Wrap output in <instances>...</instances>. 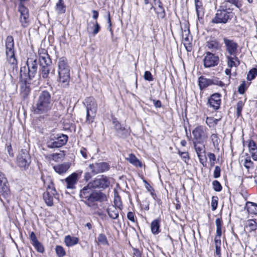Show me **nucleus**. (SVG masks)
Segmentation results:
<instances>
[{
    "mask_svg": "<svg viewBox=\"0 0 257 257\" xmlns=\"http://www.w3.org/2000/svg\"><path fill=\"white\" fill-rule=\"evenodd\" d=\"M53 105L50 93L48 91H43L39 94L33 106V112L36 114L47 116Z\"/></svg>",
    "mask_w": 257,
    "mask_h": 257,
    "instance_id": "nucleus-1",
    "label": "nucleus"
},
{
    "mask_svg": "<svg viewBox=\"0 0 257 257\" xmlns=\"http://www.w3.org/2000/svg\"><path fill=\"white\" fill-rule=\"evenodd\" d=\"M58 65L59 81L64 86H68L70 80V67L67 58L64 57L59 58Z\"/></svg>",
    "mask_w": 257,
    "mask_h": 257,
    "instance_id": "nucleus-2",
    "label": "nucleus"
},
{
    "mask_svg": "<svg viewBox=\"0 0 257 257\" xmlns=\"http://www.w3.org/2000/svg\"><path fill=\"white\" fill-rule=\"evenodd\" d=\"M83 104L86 109V118L85 122L90 124L94 121L97 110V103L93 97H88L85 99Z\"/></svg>",
    "mask_w": 257,
    "mask_h": 257,
    "instance_id": "nucleus-3",
    "label": "nucleus"
},
{
    "mask_svg": "<svg viewBox=\"0 0 257 257\" xmlns=\"http://www.w3.org/2000/svg\"><path fill=\"white\" fill-rule=\"evenodd\" d=\"M6 54L7 61L10 64L13 68L17 66V60L15 56L14 41L12 36H8L5 41Z\"/></svg>",
    "mask_w": 257,
    "mask_h": 257,
    "instance_id": "nucleus-4",
    "label": "nucleus"
},
{
    "mask_svg": "<svg viewBox=\"0 0 257 257\" xmlns=\"http://www.w3.org/2000/svg\"><path fill=\"white\" fill-rule=\"evenodd\" d=\"M105 199L106 195L104 193L101 192L95 191L82 201L89 207L93 210H96L98 208L97 202L98 201L102 202L104 201Z\"/></svg>",
    "mask_w": 257,
    "mask_h": 257,
    "instance_id": "nucleus-5",
    "label": "nucleus"
},
{
    "mask_svg": "<svg viewBox=\"0 0 257 257\" xmlns=\"http://www.w3.org/2000/svg\"><path fill=\"white\" fill-rule=\"evenodd\" d=\"M234 16L232 11H225L218 9L216 11L215 17L212 19L213 24H226Z\"/></svg>",
    "mask_w": 257,
    "mask_h": 257,
    "instance_id": "nucleus-6",
    "label": "nucleus"
},
{
    "mask_svg": "<svg viewBox=\"0 0 257 257\" xmlns=\"http://www.w3.org/2000/svg\"><path fill=\"white\" fill-rule=\"evenodd\" d=\"M68 138V136L64 134L51 136L47 143V147L51 149L61 147L66 144Z\"/></svg>",
    "mask_w": 257,
    "mask_h": 257,
    "instance_id": "nucleus-7",
    "label": "nucleus"
},
{
    "mask_svg": "<svg viewBox=\"0 0 257 257\" xmlns=\"http://www.w3.org/2000/svg\"><path fill=\"white\" fill-rule=\"evenodd\" d=\"M26 64L28 68L27 77L29 80H32L38 72V62L36 56L32 55L29 57Z\"/></svg>",
    "mask_w": 257,
    "mask_h": 257,
    "instance_id": "nucleus-8",
    "label": "nucleus"
},
{
    "mask_svg": "<svg viewBox=\"0 0 257 257\" xmlns=\"http://www.w3.org/2000/svg\"><path fill=\"white\" fill-rule=\"evenodd\" d=\"M31 162V157L26 150H22L17 157V164L22 170L28 169Z\"/></svg>",
    "mask_w": 257,
    "mask_h": 257,
    "instance_id": "nucleus-9",
    "label": "nucleus"
},
{
    "mask_svg": "<svg viewBox=\"0 0 257 257\" xmlns=\"http://www.w3.org/2000/svg\"><path fill=\"white\" fill-rule=\"evenodd\" d=\"M90 182V186L93 189H105L110 184L109 178L104 175L97 176L92 181Z\"/></svg>",
    "mask_w": 257,
    "mask_h": 257,
    "instance_id": "nucleus-10",
    "label": "nucleus"
},
{
    "mask_svg": "<svg viewBox=\"0 0 257 257\" xmlns=\"http://www.w3.org/2000/svg\"><path fill=\"white\" fill-rule=\"evenodd\" d=\"M82 173V171L74 172L62 181L65 183L67 189H74L76 188L79 179Z\"/></svg>",
    "mask_w": 257,
    "mask_h": 257,
    "instance_id": "nucleus-11",
    "label": "nucleus"
},
{
    "mask_svg": "<svg viewBox=\"0 0 257 257\" xmlns=\"http://www.w3.org/2000/svg\"><path fill=\"white\" fill-rule=\"evenodd\" d=\"M219 58L218 56L207 52L203 59V65L205 68H210L217 66L219 63Z\"/></svg>",
    "mask_w": 257,
    "mask_h": 257,
    "instance_id": "nucleus-12",
    "label": "nucleus"
},
{
    "mask_svg": "<svg viewBox=\"0 0 257 257\" xmlns=\"http://www.w3.org/2000/svg\"><path fill=\"white\" fill-rule=\"evenodd\" d=\"M56 193V190L52 182L50 181L47 188V191L43 194V199L48 206H52L53 205V197Z\"/></svg>",
    "mask_w": 257,
    "mask_h": 257,
    "instance_id": "nucleus-13",
    "label": "nucleus"
},
{
    "mask_svg": "<svg viewBox=\"0 0 257 257\" xmlns=\"http://www.w3.org/2000/svg\"><path fill=\"white\" fill-rule=\"evenodd\" d=\"M223 41L225 47L226 51L232 56L236 55L237 52L238 45L233 40L229 39L227 37H224Z\"/></svg>",
    "mask_w": 257,
    "mask_h": 257,
    "instance_id": "nucleus-14",
    "label": "nucleus"
},
{
    "mask_svg": "<svg viewBox=\"0 0 257 257\" xmlns=\"http://www.w3.org/2000/svg\"><path fill=\"white\" fill-rule=\"evenodd\" d=\"M89 168L91 173L96 175L108 171L109 169V165L106 162H96L89 164Z\"/></svg>",
    "mask_w": 257,
    "mask_h": 257,
    "instance_id": "nucleus-15",
    "label": "nucleus"
},
{
    "mask_svg": "<svg viewBox=\"0 0 257 257\" xmlns=\"http://www.w3.org/2000/svg\"><path fill=\"white\" fill-rule=\"evenodd\" d=\"M193 144L197 156L199 159V162L204 166L207 160L205 145L203 143H197L196 142H193Z\"/></svg>",
    "mask_w": 257,
    "mask_h": 257,
    "instance_id": "nucleus-16",
    "label": "nucleus"
},
{
    "mask_svg": "<svg viewBox=\"0 0 257 257\" xmlns=\"http://www.w3.org/2000/svg\"><path fill=\"white\" fill-rule=\"evenodd\" d=\"M22 68H21L20 74L22 80L20 82V94L24 99L28 98L31 92L30 82L27 80V78L22 79Z\"/></svg>",
    "mask_w": 257,
    "mask_h": 257,
    "instance_id": "nucleus-17",
    "label": "nucleus"
},
{
    "mask_svg": "<svg viewBox=\"0 0 257 257\" xmlns=\"http://www.w3.org/2000/svg\"><path fill=\"white\" fill-rule=\"evenodd\" d=\"M7 180L4 174L0 171V195L7 198L10 195V189L7 185Z\"/></svg>",
    "mask_w": 257,
    "mask_h": 257,
    "instance_id": "nucleus-18",
    "label": "nucleus"
},
{
    "mask_svg": "<svg viewBox=\"0 0 257 257\" xmlns=\"http://www.w3.org/2000/svg\"><path fill=\"white\" fill-rule=\"evenodd\" d=\"M19 11L21 13L20 21L22 27L23 28L28 27L30 25L28 9L25 6H21L19 8Z\"/></svg>",
    "mask_w": 257,
    "mask_h": 257,
    "instance_id": "nucleus-19",
    "label": "nucleus"
},
{
    "mask_svg": "<svg viewBox=\"0 0 257 257\" xmlns=\"http://www.w3.org/2000/svg\"><path fill=\"white\" fill-rule=\"evenodd\" d=\"M194 137V141L197 143H203V140L206 138L205 133V128L203 126L196 127L192 132Z\"/></svg>",
    "mask_w": 257,
    "mask_h": 257,
    "instance_id": "nucleus-20",
    "label": "nucleus"
},
{
    "mask_svg": "<svg viewBox=\"0 0 257 257\" xmlns=\"http://www.w3.org/2000/svg\"><path fill=\"white\" fill-rule=\"evenodd\" d=\"M40 66H51L52 63L50 56L45 49H42L39 51Z\"/></svg>",
    "mask_w": 257,
    "mask_h": 257,
    "instance_id": "nucleus-21",
    "label": "nucleus"
},
{
    "mask_svg": "<svg viewBox=\"0 0 257 257\" xmlns=\"http://www.w3.org/2000/svg\"><path fill=\"white\" fill-rule=\"evenodd\" d=\"M220 96L221 95L219 93L212 94L208 101L209 106L212 107L214 110L218 109L220 107L221 102Z\"/></svg>",
    "mask_w": 257,
    "mask_h": 257,
    "instance_id": "nucleus-22",
    "label": "nucleus"
},
{
    "mask_svg": "<svg viewBox=\"0 0 257 257\" xmlns=\"http://www.w3.org/2000/svg\"><path fill=\"white\" fill-rule=\"evenodd\" d=\"M100 30V26L97 22L91 21L87 23V30L89 34L93 36L97 35Z\"/></svg>",
    "mask_w": 257,
    "mask_h": 257,
    "instance_id": "nucleus-23",
    "label": "nucleus"
},
{
    "mask_svg": "<svg viewBox=\"0 0 257 257\" xmlns=\"http://www.w3.org/2000/svg\"><path fill=\"white\" fill-rule=\"evenodd\" d=\"M90 182H89L87 185L84 186L80 191V197L81 198L82 201L86 199L88 196L91 195L92 193L95 191H92V186H90Z\"/></svg>",
    "mask_w": 257,
    "mask_h": 257,
    "instance_id": "nucleus-24",
    "label": "nucleus"
},
{
    "mask_svg": "<svg viewBox=\"0 0 257 257\" xmlns=\"http://www.w3.org/2000/svg\"><path fill=\"white\" fill-rule=\"evenodd\" d=\"M161 221V218H158L151 222V229L153 234H158L160 232L161 230L160 228Z\"/></svg>",
    "mask_w": 257,
    "mask_h": 257,
    "instance_id": "nucleus-25",
    "label": "nucleus"
},
{
    "mask_svg": "<svg viewBox=\"0 0 257 257\" xmlns=\"http://www.w3.org/2000/svg\"><path fill=\"white\" fill-rule=\"evenodd\" d=\"M69 168L70 165L69 163L58 164L53 167L55 171L59 174L66 173Z\"/></svg>",
    "mask_w": 257,
    "mask_h": 257,
    "instance_id": "nucleus-26",
    "label": "nucleus"
},
{
    "mask_svg": "<svg viewBox=\"0 0 257 257\" xmlns=\"http://www.w3.org/2000/svg\"><path fill=\"white\" fill-rule=\"evenodd\" d=\"M106 211L110 218L113 219H115L118 217V209L115 206H109L107 208Z\"/></svg>",
    "mask_w": 257,
    "mask_h": 257,
    "instance_id": "nucleus-27",
    "label": "nucleus"
},
{
    "mask_svg": "<svg viewBox=\"0 0 257 257\" xmlns=\"http://www.w3.org/2000/svg\"><path fill=\"white\" fill-rule=\"evenodd\" d=\"M64 242L67 246H72L77 244L79 242V238L77 237L66 235L64 238Z\"/></svg>",
    "mask_w": 257,
    "mask_h": 257,
    "instance_id": "nucleus-28",
    "label": "nucleus"
},
{
    "mask_svg": "<svg viewBox=\"0 0 257 257\" xmlns=\"http://www.w3.org/2000/svg\"><path fill=\"white\" fill-rule=\"evenodd\" d=\"M199 86L201 90H202L211 85V79L205 78L201 76L198 79Z\"/></svg>",
    "mask_w": 257,
    "mask_h": 257,
    "instance_id": "nucleus-29",
    "label": "nucleus"
},
{
    "mask_svg": "<svg viewBox=\"0 0 257 257\" xmlns=\"http://www.w3.org/2000/svg\"><path fill=\"white\" fill-rule=\"evenodd\" d=\"M126 160L136 167H142V163L141 161H140L133 154H129L128 157L126 158Z\"/></svg>",
    "mask_w": 257,
    "mask_h": 257,
    "instance_id": "nucleus-30",
    "label": "nucleus"
},
{
    "mask_svg": "<svg viewBox=\"0 0 257 257\" xmlns=\"http://www.w3.org/2000/svg\"><path fill=\"white\" fill-rule=\"evenodd\" d=\"M206 46L210 50H216L219 48V43L216 39L211 38L207 42Z\"/></svg>",
    "mask_w": 257,
    "mask_h": 257,
    "instance_id": "nucleus-31",
    "label": "nucleus"
},
{
    "mask_svg": "<svg viewBox=\"0 0 257 257\" xmlns=\"http://www.w3.org/2000/svg\"><path fill=\"white\" fill-rule=\"evenodd\" d=\"M227 65L229 67H237L239 64V60L238 58L236 57V55L233 57L228 56L227 57Z\"/></svg>",
    "mask_w": 257,
    "mask_h": 257,
    "instance_id": "nucleus-32",
    "label": "nucleus"
},
{
    "mask_svg": "<svg viewBox=\"0 0 257 257\" xmlns=\"http://www.w3.org/2000/svg\"><path fill=\"white\" fill-rule=\"evenodd\" d=\"M41 69L40 72L42 77L44 79H47L49 77V74H50L51 66H40Z\"/></svg>",
    "mask_w": 257,
    "mask_h": 257,
    "instance_id": "nucleus-33",
    "label": "nucleus"
},
{
    "mask_svg": "<svg viewBox=\"0 0 257 257\" xmlns=\"http://www.w3.org/2000/svg\"><path fill=\"white\" fill-rule=\"evenodd\" d=\"M116 135L121 138H126L130 135V131L128 128H125L124 126H122L118 131L116 132Z\"/></svg>",
    "mask_w": 257,
    "mask_h": 257,
    "instance_id": "nucleus-34",
    "label": "nucleus"
},
{
    "mask_svg": "<svg viewBox=\"0 0 257 257\" xmlns=\"http://www.w3.org/2000/svg\"><path fill=\"white\" fill-rule=\"evenodd\" d=\"M154 9L156 12L158 19H163L165 17L166 13L164 8H157L154 5H152L150 8V11Z\"/></svg>",
    "mask_w": 257,
    "mask_h": 257,
    "instance_id": "nucleus-35",
    "label": "nucleus"
},
{
    "mask_svg": "<svg viewBox=\"0 0 257 257\" xmlns=\"http://www.w3.org/2000/svg\"><path fill=\"white\" fill-rule=\"evenodd\" d=\"M55 9L58 14H62L65 13L66 7L63 0H59L58 2L56 5Z\"/></svg>",
    "mask_w": 257,
    "mask_h": 257,
    "instance_id": "nucleus-36",
    "label": "nucleus"
},
{
    "mask_svg": "<svg viewBox=\"0 0 257 257\" xmlns=\"http://www.w3.org/2000/svg\"><path fill=\"white\" fill-rule=\"evenodd\" d=\"M215 224L216 226V235L215 237H220L222 234L221 227L222 225V221L221 218H217L215 220Z\"/></svg>",
    "mask_w": 257,
    "mask_h": 257,
    "instance_id": "nucleus-37",
    "label": "nucleus"
},
{
    "mask_svg": "<svg viewBox=\"0 0 257 257\" xmlns=\"http://www.w3.org/2000/svg\"><path fill=\"white\" fill-rule=\"evenodd\" d=\"M196 12L198 19L202 12L203 6L202 0H194Z\"/></svg>",
    "mask_w": 257,
    "mask_h": 257,
    "instance_id": "nucleus-38",
    "label": "nucleus"
},
{
    "mask_svg": "<svg viewBox=\"0 0 257 257\" xmlns=\"http://www.w3.org/2000/svg\"><path fill=\"white\" fill-rule=\"evenodd\" d=\"M245 227L248 230L249 232H251L256 229L257 223L253 220H249L246 222Z\"/></svg>",
    "mask_w": 257,
    "mask_h": 257,
    "instance_id": "nucleus-39",
    "label": "nucleus"
},
{
    "mask_svg": "<svg viewBox=\"0 0 257 257\" xmlns=\"http://www.w3.org/2000/svg\"><path fill=\"white\" fill-rule=\"evenodd\" d=\"M220 120V118L217 119L212 117H207L206 118V122L210 127H213L217 124L218 122Z\"/></svg>",
    "mask_w": 257,
    "mask_h": 257,
    "instance_id": "nucleus-40",
    "label": "nucleus"
},
{
    "mask_svg": "<svg viewBox=\"0 0 257 257\" xmlns=\"http://www.w3.org/2000/svg\"><path fill=\"white\" fill-rule=\"evenodd\" d=\"M247 211L249 213L256 214H257V204L249 202L247 206Z\"/></svg>",
    "mask_w": 257,
    "mask_h": 257,
    "instance_id": "nucleus-41",
    "label": "nucleus"
},
{
    "mask_svg": "<svg viewBox=\"0 0 257 257\" xmlns=\"http://www.w3.org/2000/svg\"><path fill=\"white\" fill-rule=\"evenodd\" d=\"M98 242L102 245H107L108 242L106 235L103 233L99 234L97 237Z\"/></svg>",
    "mask_w": 257,
    "mask_h": 257,
    "instance_id": "nucleus-42",
    "label": "nucleus"
},
{
    "mask_svg": "<svg viewBox=\"0 0 257 257\" xmlns=\"http://www.w3.org/2000/svg\"><path fill=\"white\" fill-rule=\"evenodd\" d=\"M257 75V68H253L248 72L247 75V79L251 80L253 79Z\"/></svg>",
    "mask_w": 257,
    "mask_h": 257,
    "instance_id": "nucleus-43",
    "label": "nucleus"
},
{
    "mask_svg": "<svg viewBox=\"0 0 257 257\" xmlns=\"http://www.w3.org/2000/svg\"><path fill=\"white\" fill-rule=\"evenodd\" d=\"M55 251L58 257H63L66 253L64 248L60 245H57L56 246Z\"/></svg>",
    "mask_w": 257,
    "mask_h": 257,
    "instance_id": "nucleus-44",
    "label": "nucleus"
},
{
    "mask_svg": "<svg viewBox=\"0 0 257 257\" xmlns=\"http://www.w3.org/2000/svg\"><path fill=\"white\" fill-rule=\"evenodd\" d=\"M210 139L212 142L214 147H218L220 142V140L218 137V135L216 134H213L211 135Z\"/></svg>",
    "mask_w": 257,
    "mask_h": 257,
    "instance_id": "nucleus-45",
    "label": "nucleus"
},
{
    "mask_svg": "<svg viewBox=\"0 0 257 257\" xmlns=\"http://www.w3.org/2000/svg\"><path fill=\"white\" fill-rule=\"evenodd\" d=\"M37 251L40 253H43L45 251V249L42 244L39 241L33 244Z\"/></svg>",
    "mask_w": 257,
    "mask_h": 257,
    "instance_id": "nucleus-46",
    "label": "nucleus"
},
{
    "mask_svg": "<svg viewBox=\"0 0 257 257\" xmlns=\"http://www.w3.org/2000/svg\"><path fill=\"white\" fill-rule=\"evenodd\" d=\"M244 105L243 101L240 100L236 104V114L238 117L241 115V111Z\"/></svg>",
    "mask_w": 257,
    "mask_h": 257,
    "instance_id": "nucleus-47",
    "label": "nucleus"
},
{
    "mask_svg": "<svg viewBox=\"0 0 257 257\" xmlns=\"http://www.w3.org/2000/svg\"><path fill=\"white\" fill-rule=\"evenodd\" d=\"M228 2L225 0L223 3L221 4V5L219 6V9L220 10H223L225 11H232V9L230 8L229 6Z\"/></svg>",
    "mask_w": 257,
    "mask_h": 257,
    "instance_id": "nucleus-48",
    "label": "nucleus"
},
{
    "mask_svg": "<svg viewBox=\"0 0 257 257\" xmlns=\"http://www.w3.org/2000/svg\"><path fill=\"white\" fill-rule=\"evenodd\" d=\"M212 186L213 189L217 192H220L222 190V186L219 181L214 180L212 182Z\"/></svg>",
    "mask_w": 257,
    "mask_h": 257,
    "instance_id": "nucleus-49",
    "label": "nucleus"
},
{
    "mask_svg": "<svg viewBox=\"0 0 257 257\" xmlns=\"http://www.w3.org/2000/svg\"><path fill=\"white\" fill-rule=\"evenodd\" d=\"M211 79V85H216L221 87L225 86L224 83L221 81L219 80V79L215 78Z\"/></svg>",
    "mask_w": 257,
    "mask_h": 257,
    "instance_id": "nucleus-50",
    "label": "nucleus"
},
{
    "mask_svg": "<svg viewBox=\"0 0 257 257\" xmlns=\"http://www.w3.org/2000/svg\"><path fill=\"white\" fill-rule=\"evenodd\" d=\"M218 205V197L217 196H212L211 200V209L213 211L216 209Z\"/></svg>",
    "mask_w": 257,
    "mask_h": 257,
    "instance_id": "nucleus-51",
    "label": "nucleus"
},
{
    "mask_svg": "<svg viewBox=\"0 0 257 257\" xmlns=\"http://www.w3.org/2000/svg\"><path fill=\"white\" fill-rule=\"evenodd\" d=\"M248 148L250 152L251 151L256 152L257 149L255 142L252 140H250L248 143Z\"/></svg>",
    "mask_w": 257,
    "mask_h": 257,
    "instance_id": "nucleus-52",
    "label": "nucleus"
},
{
    "mask_svg": "<svg viewBox=\"0 0 257 257\" xmlns=\"http://www.w3.org/2000/svg\"><path fill=\"white\" fill-rule=\"evenodd\" d=\"M112 123L114 124V128L116 132L122 126L119 122L117 120L116 118H113Z\"/></svg>",
    "mask_w": 257,
    "mask_h": 257,
    "instance_id": "nucleus-53",
    "label": "nucleus"
},
{
    "mask_svg": "<svg viewBox=\"0 0 257 257\" xmlns=\"http://www.w3.org/2000/svg\"><path fill=\"white\" fill-rule=\"evenodd\" d=\"M114 205L116 207L118 208L119 209H121V207L122 206L121 202L120 200V198L118 196L114 198Z\"/></svg>",
    "mask_w": 257,
    "mask_h": 257,
    "instance_id": "nucleus-54",
    "label": "nucleus"
},
{
    "mask_svg": "<svg viewBox=\"0 0 257 257\" xmlns=\"http://www.w3.org/2000/svg\"><path fill=\"white\" fill-rule=\"evenodd\" d=\"M244 166L246 169H249L253 167V162L250 158L246 159L244 161Z\"/></svg>",
    "mask_w": 257,
    "mask_h": 257,
    "instance_id": "nucleus-55",
    "label": "nucleus"
},
{
    "mask_svg": "<svg viewBox=\"0 0 257 257\" xmlns=\"http://www.w3.org/2000/svg\"><path fill=\"white\" fill-rule=\"evenodd\" d=\"M220 172H221L220 168L219 166H216L215 167V169H214V171L213 172L214 178H219L220 176Z\"/></svg>",
    "mask_w": 257,
    "mask_h": 257,
    "instance_id": "nucleus-56",
    "label": "nucleus"
},
{
    "mask_svg": "<svg viewBox=\"0 0 257 257\" xmlns=\"http://www.w3.org/2000/svg\"><path fill=\"white\" fill-rule=\"evenodd\" d=\"M144 78L146 80L152 81L153 80V78L151 73L150 71H147L144 74Z\"/></svg>",
    "mask_w": 257,
    "mask_h": 257,
    "instance_id": "nucleus-57",
    "label": "nucleus"
},
{
    "mask_svg": "<svg viewBox=\"0 0 257 257\" xmlns=\"http://www.w3.org/2000/svg\"><path fill=\"white\" fill-rule=\"evenodd\" d=\"M178 153L185 162H186L187 160H189V157L188 153L187 152H182L179 151Z\"/></svg>",
    "mask_w": 257,
    "mask_h": 257,
    "instance_id": "nucleus-58",
    "label": "nucleus"
},
{
    "mask_svg": "<svg viewBox=\"0 0 257 257\" xmlns=\"http://www.w3.org/2000/svg\"><path fill=\"white\" fill-rule=\"evenodd\" d=\"M228 3L231 4L237 8H239L242 6L239 0H226Z\"/></svg>",
    "mask_w": 257,
    "mask_h": 257,
    "instance_id": "nucleus-59",
    "label": "nucleus"
},
{
    "mask_svg": "<svg viewBox=\"0 0 257 257\" xmlns=\"http://www.w3.org/2000/svg\"><path fill=\"white\" fill-rule=\"evenodd\" d=\"M245 82L244 81L239 85L238 91L240 94H243L246 90Z\"/></svg>",
    "mask_w": 257,
    "mask_h": 257,
    "instance_id": "nucleus-60",
    "label": "nucleus"
},
{
    "mask_svg": "<svg viewBox=\"0 0 257 257\" xmlns=\"http://www.w3.org/2000/svg\"><path fill=\"white\" fill-rule=\"evenodd\" d=\"M127 218L128 220L132 222L135 223L137 222V220L135 219L134 213L131 211H129L127 214Z\"/></svg>",
    "mask_w": 257,
    "mask_h": 257,
    "instance_id": "nucleus-61",
    "label": "nucleus"
},
{
    "mask_svg": "<svg viewBox=\"0 0 257 257\" xmlns=\"http://www.w3.org/2000/svg\"><path fill=\"white\" fill-rule=\"evenodd\" d=\"M30 239L32 244L38 241L35 233L33 231L30 233Z\"/></svg>",
    "mask_w": 257,
    "mask_h": 257,
    "instance_id": "nucleus-62",
    "label": "nucleus"
},
{
    "mask_svg": "<svg viewBox=\"0 0 257 257\" xmlns=\"http://www.w3.org/2000/svg\"><path fill=\"white\" fill-rule=\"evenodd\" d=\"M6 148H7V152H8L9 156L11 157H14V154L13 153V149H12L11 144H7Z\"/></svg>",
    "mask_w": 257,
    "mask_h": 257,
    "instance_id": "nucleus-63",
    "label": "nucleus"
},
{
    "mask_svg": "<svg viewBox=\"0 0 257 257\" xmlns=\"http://www.w3.org/2000/svg\"><path fill=\"white\" fill-rule=\"evenodd\" d=\"M154 103V106L156 108H160L162 107V102L159 100H155L153 99L152 100Z\"/></svg>",
    "mask_w": 257,
    "mask_h": 257,
    "instance_id": "nucleus-64",
    "label": "nucleus"
}]
</instances>
